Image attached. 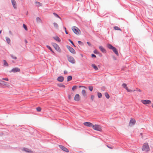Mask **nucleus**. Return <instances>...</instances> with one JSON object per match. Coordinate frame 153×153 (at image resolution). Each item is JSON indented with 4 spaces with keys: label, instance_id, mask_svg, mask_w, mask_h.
Returning <instances> with one entry per match:
<instances>
[{
    "label": "nucleus",
    "instance_id": "10",
    "mask_svg": "<svg viewBox=\"0 0 153 153\" xmlns=\"http://www.w3.org/2000/svg\"><path fill=\"white\" fill-rule=\"evenodd\" d=\"M80 97L79 95L78 94H76L74 97V100L76 101H79L80 100Z\"/></svg>",
    "mask_w": 153,
    "mask_h": 153
},
{
    "label": "nucleus",
    "instance_id": "36",
    "mask_svg": "<svg viewBox=\"0 0 153 153\" xmlns=\"http://www.w3.org/2000/svg\"><path fill=\"white\" fill-rule=\"evenodd\" d=\"M11 57L14 59H16L17 58L15 56L13 55H11Z\"/></svg>",
    "mask_w": 153,
    "mask_h": 153
},
{
    "label": "nucleus",
    "instance_id": "3",
    "mask_svg": "<svg viewBox=\"0 0 153 153\" xmlns=\"http://www.w3.org/2000/svg\"><path fill=\"white\" fill-rule=\"evenodd\" d=\"M72 30L74 33L77 35H79L81 33L80 30L77 27L74 26L72 28Z\"/></svg>",
    "mask_w": 153,
    "mask_h": 153
},
{
    "label": "nucleus",
    "instance_id": "38",
    "mask_svg": "<svg viewBox=\"0 0 153 153\" xmlns=\"http://www.w3.org/2000/svg\"><path fill=\"white\" fill-rule=\"evenodd\" d=\"M23 27L25 30H27V26L25 24H23Z\"/></svg>",
    "mask_w": 153,
    "mask_h": 153
},
{
    "label": "nucleus",
    "instance_id": "15",
    "mask_svg": "<svg viewBox=\"0 0 153 153\" xmlns=\"http://www.w3.org/2000/svg\"><path fill=\"white\" fill-rule=\"evenodd\" d=\"M13 5L15 9L16 8V2L15 0H11Z\"/></svg>",
    "mask_w": 153,
    "mask_h": 153
},
{
    "label": "nucleus",
    "instance_id": "40",
    "mask_svg": "<svg viewBox=\"0 0 153 153\" xmlns=\"http://www.w3.org/2000/svg\"><path fill=\"white\" fill-rule=\"evenodd\" d=\"M122 86L124 88H125L126 89V84L125 83H123L122 85Z\"/></svg>",
    "mask_w": 153,
    "mask_h": 153
},
{
    "label": "nucleus",
    "instance_id": "4",
    "mask_svg": "<svg viewBox=\"0 0 153 153\" xmlns=\"http://www.w3.org/2000/svg\"><path fill=\"white\" fill-rule=\"evenodd\" d=\"M0 82H1V83H0V85L5 86L8 88L10 87V85L8 83L1 80H0Z\"/></svg>",
    "mask_w": 153,
    "mask_h": 153
},
{
    "label": "nucleus",
    "instance_id": "46",
    "mask_svg": "<svg viewBox=\"0 0 153 153\" xmlns=\"http://www.w3.org/2000/svg\"><path fill=\"white\" fill-rule=\"evenodd\" d=\"M94 98V96L93 95H91V99L92 101H93Z\"/></svg>",
    "mask_w": 153,
    "mask_h": 153
},
{
    "label": "nucleus",
    "instance_id": "33",
    "mask_svg": "<svg viewBox=\"0 0 153 153\" xmlns=\"http://www.w3.org/2000/svg\"><path fill=\"white\" fill-rule=\"evenodd\" d=\"M53 25H54V27L55 28H58V24L54 22L53 23Z\"/></svg>",
    "mask_w": 153,
    "mask_h": 153
},
{
    "label": "nucleus",
    "instance_id": "55",
    "mask_svg": "<svg viewBox=\"0 0 153 153\" xmlns=\"http://www.w3.org/2000/svg\"><path fill=\"white\" fill-rule=\"evenodd\" d=\"M64 29H65V30H66V27H64Z\"/></svg>",
    "mask_w": 153,
    "mask_h": 153
},
{
    "label": "nucleus",
    "instance_id": "50",
    "mask_svg": "<svg viewBox=\"0 0 153 153\" xmlns=\"http://www.w3.org/2000/svg\"><path fill=\"white\" fill-rule=\"evenodd\" d=\"M67 71H64V73L65 74H67Z\"/></svg>",
    "mask_w": 153,
    "mask_h": 153
},
{
    "label": "nucleus",
    "instance_id": "14",
    "mask_svg": "<svg viewBox=\"0 0 153 153\" xmlns=\"http://www.w3.org/2000/svg\"><path fill=\"white\" fill-rule=\"evenodd\" d=\"M99 48L101 51L103 53H106V51L105 49L102 46H100Z\"/></svg>",
    "mask_w": 153,
    "mask_h": 153
},
{
    "label": "nucleus",
    "instance_id": "6",
    "mask_svg": "<svg viewBox=\"0 0 153 153\" xmlns=\"http://www.w3.org/2000/svg\"><path fill=\"white\" fill-rule=\"evenodd\" d=\"M52 45L55 49L59 52H60L61 51L59 46L55 43H52Z\"/></svg>",
    "mask_w": 153,
    "mask_h": 153
},
{
    "label": "nucleus",
    "instance_id": "49",
    "mask_svg": "<svg viewBox=\"0 0 153 153\" xmlns=\"http://www.w3.org/2000/svg\"><path fill=\"white\" fill-rule=\"evenodd\" d=\"M136 89H137V91H139V92H141V91L140 89H139V88H137Z\"/></svg>",
    "mask_w": 153,
    "mask_h": 153
},
{
    "label": "nucleus",
    "instance_id": "11",
    "mask_svg": "<svg viewBox=\"0 0 153 153\" xmlns=\"http://www.w3.org/2000/svg\"><path fill=\"white\" fill-rule=\"evenodd\" d=\"M59 147L63 151H64L67 152H69L67 148H65V147L61 145H59Z\"/></svg>",
    "mask_w": 153,
    "mask_h": 153
},
{
    "label": "nucleus",
    "instance_id": "32",
    "mask_svg": "<svg viewBox=\"0 0 153 153\" xmlns=\"http://www.w3.org/2000/svg\"><path fill=\"white\" fill-rule=\"evenodd\" d=\"M35 3L37 4L38 6H41L42 5V4L40 3L39 2L36 1Z\"/></svg>",
    "mask_w": 153,
    "mask_h": 153
},
{
    "label": "nucleus",
    "instance_id": "35",
    "mask_svg": "<svg viewBox=\"0 0 153 153\" xmlns=\"http://www.w3.org/2000/svg\"><path fill=\"white\" fill-rule=\"evenodd\" d=\"M88 88L90 91H92L93 89V87L92 86H89L88 87Z\"/></svg>",
    "mask_w": 153,
    "mask_h": 153
},
{
    "label": "nucleus",
    "instance_id": "57",
    "mask_svg": "<svg viewBox=\"0 0 153 153\" xmlns=\"http://www.w3.org/2000/svg\"><path fill=\"white\" fill-rule=\"evenodd\" d=\"M81 56H82V57H83V55L82 54H81Z\"/></svg>",
    "mask_w": 153,
    "mask_h": 153
},
{
    "label": "nucleus",
    "instance_id": "56",
    "mask_svg": "<svg viewBox=\"0 0 153 153\" xmlns=\"http://www.w3.org/2000/svg\"><path fill=\"white\" fill-rule=\"evenodd\" d=\"M1 30L0 31V33L1 34Z\"/></svg>",
    "mask_w": 153,
    "mask_h": 153
},
{
    "label": "nucleus",
    "instance_id": "20",
    "mask_svg": "<svg viewBox=\"0 0 153 153\" xmlns=\"http://www.w3.org/2000/svg\"><path fill=\"white\" fill-rule=\"evenodd\" d=\"M6 39L8 44L10 45V39L8 37H6Z\"/></svg>",
    "mask_w": 153,
    "mask_h": 153
},
{
    "label": "nucleus",
    "instance_id": "27",
    "mask_svg": "<svg viewBox=\"0 0 153 153\" xmlns=\"http://www.w3.org/2000/svg\"><path fill=\"white\" fill-rule=\"evenodd\" d=\"M3 63H4V66H8V63L6 62V61L5 60H3Z\"/></svg>",
    "mask_w": 153,
    "mask_h": 153
},
{
    "label": "nucleus",
    "instance_id": "1",
    "mask_svg": "<svg viewBox=\"0 0 153 153\" xmlns=\"http://www.w3.org/2000/svg\"><path fill=\"white\" fill-rule=\"evenodd\" d=\"M142 150L143 151L146 152H148L149 151L150 148L148 143H145L143 144L142 147Z\"/></svg>",
    "mask_w": 153,
    "mask_h": 153
},
{
    "label": "nucleus",
    "instance_id": "13",
    "mask_svg": "<svg viewBox=\"0 0 153 153\" xmlns=\"http://www.w3.org/2000/svg\"><path fill=\"white\" fill-rule=\"evenodd\" d=\"M20 71V69L17 68H13L12 69L11 71V72H13L14 73L17 72H19Z\"/></svg>",
    "mask_w": 153,
    "mask_h": 153
},
{
    "label": "nucleus",
    "instance_id": "31",
    "mask_svg": "<svg viewBox=\"0 0 153 153\" xmlns=\"http://www.w3.org/2000/svg\"><path fill=\"white\" fill-rule=\"evenodd\" d=\"M114 28L115 30H121V29L118 27L115 26L114 27Z\"/></svg>",
    "mask_w": 153,
    "mask_h": 153
},
{
    "label": "nucleus",
    "instance_id": "8",
    "mask_svg": "<svg viewBox=\"0 0 153 153\" xmlns=\"http://www.w3.org/2000/svg\"><path fill=\"white\" fill-rule=\"evenodd\" d=\"M67 48L71 53L73 54L75 53L76 51L73 48L68 46H67Z\"/></svg>",
    "mask_w": 153,
    "mask_h": 153
},
{
    "label": "nucleus",
    "instance_id": "22",
    "mask_svg": "<svg viewBox=\"0 0 153 153\" xmlns=\"http://www.w3.org/2000/svg\"><path fill=\"white\" fill-rule=\"evenodd\" d=\"M94 68L95 70L97 71L98 69L97 67L94 64H93L91 65Z\"/></svg>",
    "mask_w": 153,
    "mask_h": 153
},
{
    "label": "nucleus",
    "instance_id": "51",
    "mask_svg": "<svg viewBox=\"0 0 153 153\" xmlns=\"http://www.w3.org/2000/svg\"><path fill=\"white\" fill-rule=\"evenodd\" d=\"M87 44L89 45V46H91V45L90 44V43L89 42H87Z\"/></svg>",
    "mask_w": 153,
    "mask_h": 153
},
{
    "label": "nucleus",
    "instance_id": "9",
    "mask_svg": "<svg viewBox=\"0 0 153 153\" xmlns=\"http://www.w3.org/2000/svg\"><path fill=\"white\" fill-rule=\"evenodd\" d=\"M141 101L143 104L145 105L149 104H151V101L150 100H142Z\"/></svg>",
    "mask_w": 153,
    "mask_h": 153
},
{
    "label": "nucleus",
    "instance_id": "45",
    "mask_svg": "<svg viewBox=\"0 0 153 153\" xmlns=\"http://www.w3.org/2000/svg\"><path fill=\"white\" fill-rule=\"evenodd\" d=\"M78 43L80 45H83V43L80 41H78Z\"/></svg>",
    "mask_w": 153,
    "mask_h": 153
},
{
    "label": "nucleus",
    "instance_id": "52",
    "mask_svg": "<svg viewBox=\"0 0 153 153\" xmlns=\"http://www.w3.org/2000/svg\"><path fill=\"white\" fill-rule=\"evenodd\" d=\"M83 87V88H86L85 87V86H79V87Z\"/></svg>",
    "mask_w": 153,
    "mask_h": 153
},
{
    "label": "nucleus",
    "instance_id": "12",
    "mask_svg": "<svg viewBox=\"0 0 153 153\" xmlns=\"http://www.w3.org/2000/svg\"><path fill=\"white\" fill-rule=\"evenodd\" d=\"M84 124L86 126L88 127H92L93 124L90 122H85L84 123Z\"/></svg>",
    "mask_w": 153,
    "mask_h": 153
},
{
    "label": "nucleus",
    "instance_id": "21",
    "mask_svg": "<svg viewBox=\"0 0 153 153\" xmlns=\"http://www.w3.org/2000/svg\"><path fill=\"white\" fill-rule=\"evenodd\" d=\"M107 47L109 49H112L114 47H113L110 44H108L107 45Z\"/></svg>",
    "mask_w": 153,
    "mask_h": 153
},
{
    "label": "nucleus",
    "instance_id": "44",
    "mask_svg": "<svg viewBox=\"0 0 153 153\" xmlns=\"http://www.w3.org/2000/svg\"><path fill=\"white\" fill-rule=\"evenodd\" d=\"M2 79L6 81H8L9 80V79L7 78H3Z\"/></svg>",
    "mask_w": 153,
    "mask_h": 153
},
{
    "label": "nucleus",
    "instance_id": "42",
    "mask_svg": "<svg viewBox=\"0 0 153 153\" xmlns=\"http://www.w3.org/2000/svg\"><path fill=\"white\" fill-rule=\"evenodd\" d=\"M107 146L108 148H109L110 149H112L113 148H114V147L113 146H108V145H107Z\"/></svg>",
    "mask_w": 153,
    "mask_h": 153
},
{
    "label": "nucleus",
    "instance_id": "25",
    "mask_svg": "<svg viewBox=\"0 0 153 153\" xmlns=\"http://www.w3.org/2000/svg\"><path fill=\"white\" fill-rule=\"evenodd\" d=\"M57 86L60 87H63L64 88L65 87V86L64 85L61 83L58 84H57Z\"/></svg>",
    "mask_w": 153,
    "mask_h": 153
},
{
    "label": "nucleus",
    "instance_id": "53",
    "mask_svg": "<svg viewBox=\"0 0 153 153\" xmlns=\"http://www.w3.org/2000/svg\"><path fill=\"white\" fill-rule=\"evenodd\" d=\"M65 32L66 34H68V33L67 32V31L66 30H65Z\"/></svg>",
    "mask_w": 153,
    "mask_h": 153
},
{
    "label": "nucleus",
    "instance_id": "43",
    "mask_svg": "<svg viewBox=\"0 0 153 153\" xmlns=\"http://www.w3.org/2000/svg\"><path fill=\"white\" fill-rule=\"evenodd\" d=\"M74 46H75L74 44L73 41H71V40L69 39L68 40Z\"/></svg>",
    "mask_w": 153,
    "mask_h": 153
},
{
    "label": "nucleus",
    "instance_id": "18",
    "mask_svg": "<svg viewBox=\"0 0 153 153\" xmlns=\"http://www.w3.org/2000/svg\"><path fill=\"white\" fill-rule=\"evenodd\" d=\"M23 150L29 153H31L32 152L31 150L25 148L23 149Z\"/></svg>",
    "mask_w": 153,
    "mask_h": 153
},
{
    "label": "nucleus",
    "instance_id": "47",
    "mask_svg": "<svg viewBox=\"0 0 153 153\" xmlns=\"http://www.w3.org/2000/svg\"><path fill=\"white\" fill-rule=\"evenodd\" d=\"M91 57H94V58H96V56L94 54H91Z\"/></svg>",
    "mask_w": 153,
    "mask_h": 153
},
{
    "label": "nucleus",
    "instance_id": "19",
    "mask_svg": "<svg viewBox=\"0 0 153 153\" xmlns=\"http://www.w3.org/2000/svg\"><path fill=\"white\" fill-rule=\"evenodd\" d=\"M53 39L56 41L59 42L60 41V39L59 37L57 36H55L53 37Z\"/></svg>",
    "mask_w": 153,
    "mask_h": 153
},
{
    "label": "nucleus",
    "instance_id": "7",
    "mask_svg": "<svg viewBox=\"0 0 153 153\" xmlns=\"http://www.w3.org/2000/svg\"><path fill=\"white\" fill-rule=\"evenodd\" d=\"M68 59L69 62L72 64H74L75 63V61L74 58L71 56H68Z\"/></svg>",
    "mask_w": 153,
    "mask_h": 153
},
{
    "label": "nucleus",
    "instance_id": "5",
    "mask_svg": "<svg viewBox=\"0 0 153 153\" xmlns=\"http://www.w3.org/2000/svg\"><path fill=\"white\" fill-rule=\"evenodd\" d=\"M136 123V120L135 119L132 118L130 119V120L129 123V126H132L134 125Z\"/></svg>",
    "mask_w": 153,
    "mask_h": 153
},
{
    "label": "nucleus",
    "instance_id": "41",
    "mask_svg": "<svg viewBox=\"0 0 153 153\" xmlns=\"http://www.w3.org/2000/svg\"><path fill=\"white\" fill-rule=\"evenodd\" d=\"M77 87V86H75V85L72 88V90L73 91H74V90H75V89H76Z\"/></svg>",
    "mask_w": 153,
    "mask_h": 153
},
{
    "label": "nucleus",
    "instance_id": "28",
    "mask_svg": "<svg viewBox=\"0 0 153 153\" xmlns=\"http://www.w3.org/2000/svg\"><path fill=\"white\" fill-rule=\"evenodd\" d=\"M72 76H68V77H67V81H70L71 80V79H72Z\"/></svg>",
    "mask_w": 153,
    "mask_h": 153
},
{
    "label": "nucleus",
    "instance_id": "23",
    "mask_svg": "<svg viewBox=\"0 0 153 153\" xmlns=\"http://www.w3.org/2000/svg\"><path fill=\"white\" fill-rule=\"evenodd\" d=\"M36 20L37 22L38 23H41L42 22V21L41 19L38 17H37L36 18Z\"/></svg>",
    "mask_w": 153,
    "mask_h": 153
},
{
    "label": "nucleus",
    "instance_id": "29",
    "mask_svg": "<svg viewBox=\"0 0 153 153\" xmlns=\"http://www.w3.org/2000/svg\"><path fill=\"white\" fill-rule=\"evenodd\" d=\"M105 95L107 98L108 99L109 98V95L107 93H105Z\"/></svg>",
    "mask_w": 153,
    "mask_h": 153
},
{
    "label": "nucleus",
    "instance_id": "24",
    "mask_svg": "<svg viewBox=\"0 0 153 153\" xmlns=\"http://www.w3.org/2000/svg\"><path fill=\"white\" fill-rule=\"evenodd\" d=\"M82 93L84 96H85L86 95V91L85 90H82Z\"/></svg>",
    "mask_w": 153,
    "mask_h": 153
},
{
    "label": "nucleus",
    "instance_id": "34",
    "mask_svg": "<svg viewBox=\"0 0 153 153\" xmlns=\"http://www.w3.org/2000/svg\"><path fill=\"white\" fill-rule=\"evenodd\" d=\"M46 47L51 51L52 52L54 53L53 52V51L52 50V49L51 48V47L49 46V45H47Z\"/></svg>",
    "mask_w": 153,
    "mask_h": 153
},
{
    "label": "nucleus",
    "instance_id": "26",
    "mask_svg": "<svg viewBox=\"0 0 153 153\" xmlns=\"http://www.w3.org/2000/svg\"><path fill=\"white\" fill-rule=\"evenodd\" d=\"M126 89L127 91L128 92H131L132 91H135V90H131L130 89H129L127 87H126Z\"/></svg>",
    "mask_w": 153,
    "mask_h": 153
},
{
    "label": "nucleus",
    "instance_id": "54",
    "mask_svg": "<svg viewBox=\"0 0 153 153\" xmlns=\"http://www.w3.org/2000/svg\"><path fill=\"white\" fill-rule=\"evenodd\" d=\"M25 43H27V41L26 40H25Z\"/></svg>",
    "mask_w": 153,
    "mask_h": 153
},
{
    "label": "nucleus",
    "instance_id": "17",
    "mask_svg": "<svg viewBox=\"0 0 153 153\" xmlns=\"http://www.w3.org/2000/svg\"><path fill=\"white\" fill-rule=\"evenodd\" d=\"M112 50H113V51L117 55V56H118L119 55V53H118L117 51V49H116V48H115V47H114V48H113L112 49Z\"/></svg>",
    "mask_w": 153,
    "mask_h": 153
},
{
    "label": "nucleus",
    "instance_id": "58",
    "mask_svg": "<svg viewBox=\"0 0 153 153\" xmlns=\"http://www.w3.org/2000/svg\"><path fill=\"white\" fill-rule=\"evenodd\" d=\"M69 98H70V97H69Z\"/></svg>",
    "mask_w": 153,
    "mask_h": 153
},
{
    "label": "nucleus",
    "instance_id": "16",
    "mask_svg": "<svg viewBox=\"0 0 153 153\" xmlns=\"http://www.w3.org/2000/svg\"><path fill=\"white\" fill-rule=\"evenodd\" d=\"M64 77L63 76H59L58 77L57 79V80L60 82H62L64 80Z\"/></svg>",
    "mask_w": 153,
    "mask_h": 153
},
{
    "label": "nucleus",
    "instance_id": "2",
    "mask_svg": "<svg viewBox=\"0 0 153 153\" xmlns=\"http://www.w3.org/2000/svg\"><path fill=\"white\" fill-rule=\"evenodd\" d=\"M92 127L94 130L96 131H101L102 130L101 126L98 125H93Z\"/></svg>",
    "mask_w": 153,
    "mask_h": 153
},
{
    "label": "nucleus",
    "instance_id": "48",
    "mask_svg": "<svg viewBox=\"0 0 153 153\" xmlns=\"http://www.w3.org/2000/svg\"><path fill=\"white\" fill-rule=\"evenodd\" d=\"M94 53L95 54H97L98 53V52L96 50H95L94 51Z\"/></svg>",
    "mask_w": 153,
    "mask_h": 153
},
{
    "label": "nucleus",
    "instance_id": "37",
    "mask_svg": "<svg viewBox=\"0 0 153 153\" xmlns=\"http://www.w3.org/2000/svg\"><path fill=\"white\" fill-rule=\"evenodd\" d=\"M53 14L56 17L59 18V19H61L60 17L56 13H53Z\"/></svg>",
    "mask_w": 153,
    "mask_h": 153
},
{
    "label": "nucleus",
    "instance_id": "39",
    "mask_svg": "<svg viewBox=\"0 0 153 153\" xmlns=\"http://www.w3.org/2000/svg\"><path fill=\"white\" fill-rule=\"evenodd\" d=\"M41 108L39 107H38L36 108V110L38 111H41Z\"/></svg>",
    "mask_w": 153,
    "mask_h": 153
},
{
    "label": "nucleus",
    "instance_id": "30",
    "mask_svg": "<svg viewBox=\"0 0 153 153\" xmlns=\"http://www.w3.org/2000/svg\"><path fill=\"white\" fill-rule=\"evenodd\" d=\"M97 96H98V97L99 98H100L102 97V94H101V93H100V92H98L97 93Z\"/></svg>",
    "mask_w": 153,
    "mask_h": 153
}]
</instances>
